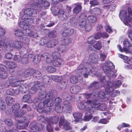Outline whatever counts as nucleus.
<instances>
[{
    "mask_svg": "<svg viewBox=\"0 0 132 132\" xmlns=\"http://www.w3.org/2000/svg\"><path fill=\"white\" fill-rule=\"evenodd\" d=\"M114 66L113 63L110 61L106 62L105 65L103 67V69L105 73L107 75V76L105 77L103 76L99 77L100 80L102 82H105V81L108 82V79H110L111 77L115 78L116 76L115 74V72L112 71V69L114 68Z\"/></svg>",
    "mask_w": 132,
    "mask_h": 132,
    "instance_id": "nucleus-1",
    "label": "nucleus"
},
{
    "mask_svg": "<svg viewBox=\"0 0 132 132\" xmlns=\"http://www.w3.org/2000/svg\"><path fill=\"white\" fill-rule=\"evenodd\" d=\"M87 106L92 109H96L102 111L105 110L106 109V105L105 104L102 103L99 105L100 103L97 100L88 101L87 102Z\"/></svg>",
    "mask_w": 132,
    "mask_h": 132,
    "instance_id": "nucleus-2",
    "label": "nucleus"
},
{
    "mask_svg": "<svg viewBox=\"0 0 132 132\" xmlns=\"http://www.w3.org/2000/svg\"><path fill=\"white\" fill-rule=\"evenodd\" d=\"M91 67V65L85 63L84 65L80 64L78 68L76 71L77 74L79 75H83L85 78H88L87 68L88 66Z\"/></svg>",
    "mask_w": 132,
    "mask_h": 132,
    "instance_id": "nucleus-3",
    "label": "nucleus"
},
{
    "mask_svg": "<svg viewBox=\"0 0 132 132\" xmlns=\"http://www.w3.org/2000/svg\"><path fill=\"white\" fill-rule=\"evenodd\" d=\"M114 82L113 81H109L106 84L104 85V86L105 88L106 91L108 92H112L113 88V87H114L117 88L120 86L121 85V82L120 81L118 80L115 82L114 85H113Z\"/></svg>",
    "mask_w": 132,
    "mask_h": 132,
    "instance_id": "nucleus-4",
    "label": "nucleus"
},
{
    "mask_svg": "<svg viewBox=\"0 0 132 132\" xmlns=\"http://www.w3.org/2000/svg\"><path fill=\"white\" fill-rule=\"evenodd\" d=\"M59 120V117L58 116H54L48 120H46L44 121L46 126L47 130L49 132H52V129L50 125L52 124H55L57 123Z\"/></svg>",
    "mask_w": 132,
    "mask_h": 132,
    "instance_id": "nucleus-5",
    "label": "nucleus"
},
{
    "mask_svg": "<svg viewBox=\"0 0 132 132\" xmlns=\"http://www.w3.org/2000/svg\"><path fill=\"white\" fill-rule=\"evenodd\" d=\"M23 46V43L20 41H15L13 43L10 42L9 44V51H13L14 47L19 50Z\"/></svg>",
    "mask_w": 132,
    "mask_h": 132,
    "instance_id": "nucleus-6",
    "label": "nucleus"
},
{
    "mask_svg": "<svg viewBox=\"0 0 132 132\" xmlns=\"http://www.w3.org/2000/svg\"><path fill=\"white\" fill-rule=\"evenodd\" d=\"M57 53H54L53 54L52 56L51 54L48 53H45L42 54L41 55V57L42 58H44V59H46V62L48 63H50L52 62V63L53 60V57H55Z\"/></svg>",
    "mask_w": 132,
    "mask_h": 132,
    "instance_id": "nucleus-7",
    "label": "nucleus"
},
{
    "mask_svg": "<svg viewBox=\"0 0 132 132\" xmlns=\"http://www.w3.org/2000/svg\"><path fill=\"white\" fill-rule=\"evenodd\" d=\"M59 124L60 127L62 126L63 128L66 130H71L72 129L70 125V123L67 120H65L63 117L60 119Z\"/></svg>",
    "mask_w": 132,
    "mask_h": 132,
    "instance_id": "nucleus-8",
    "label": "nucleus"
},
{
    "mask_svg": "<svg viewBox=\"0 0 132 132\" xmlns=\"http://www.w3.org/2000/svg\"><path fill=\"white\" fill-rule=\"evenodd\" d=\"M79 25L82 28L85 27L87 24V17L85 14L82 13L79 16Z\"/></svg>",
    "mask_w": 132,
    "mask_h": 132,
    "instance_id": "nucleus-9",
    "label": "nucleus"
},
{
    "mask_svg": "<svg viewBox=\"0 0 132 132\" xmlns=\"http://www.w3.org/2000/svg\"><path fill=\"white\" fill-rule=\"evenodd\" d=\"M64 62V61L63 59L59 58V56L56 55L55 57H53L52 64L55 66L60 67L62 66Z\"/></svg>",
    "mask_w": 132,
    "mask_h": 132,
    "instance_id": "nucleus-10",
    "label": "nucleus"
},
{
    "mask_svg": "<svg viewBox=\"0 0 132 132\" xmlns=\"http://www.w3.org/2000/svg\"><path fill=\"white\" fill-rule=\"evenodd\" d=\"M36 14V11L35 10L32 8H28L24 10V16H34Z\"/></svg>",
    "mask_w": 132,
    "mask_h": 132,
    "instance_id": "nucleus-11",
    "label": "nucleus"
},
{
    "mask_svg": "<svg viewBox=\"0 0 132 132\" xmlns=\"http://www.w3.org/2000/svg\"><path fill=\"white\" fill-rule=\"evenodd\" d=\"M58 15L59 19L62 21L68 18L66 11L65 9L59 10L58 11Z\"/></svg>",
    "mask_w": 132,
    "mask_h": 132,
    "instance_id": "nucleus-12",
    "label": "nucleus"
},
{
    "mask_svg": "<svg viewBox=\"0 0 132 132\" xmlns=\"http://www.w3.org/2000/svg\"><path fill=\"white\" fill-rule=\"evenodd\" d=\"M128 15H129L128 13ZM127 12L126 11L123 10L120 11L119 14L120 18L121 19L122 18V19H123L124 23L125 25H128L129 24L128 23L129 22L128 20V16H127Z\"/></svg>",
    "mask_w": 132,
    "mask_h": 132,
    "instance_id": "nucleus-13",
    "label": "nucleus"
},
{
    "mask_svg": "<svg viewBox=\"0 0 132 132\" xmlns=\"http://www.w3.org/2000/svg\"><path fill=\"white\" fill-rule=\"evenodd\" d=\"M74 32V30L72 29H64L61 31L62 35L64 37L69 36L72 35Z\"/></svg>",
    "mask_w": 132,
    "mask_h": 132,
    "instance_id": "nucleus-14",
    "label": "nucleus"
},
{
    "mask_svg": "<svg viewBox=\"0 0 132 132\" xmlns=\"http://www.w3.org/2000/svg\"><path fill=\"white\" fill-rule=\"evenodd\" d=\"M29 127L31 132H38L40 129V128L37 125L35 121L31 122L29 125Z\"/></svg>",
    "mask_w": 132,
    "mask_h": 132,
    "instance_id": "nucleus-15",
    "label": "nucleus"
},
{
    "mask_svg": "<svg viewBox=\"0 0 132 132\" xmlns=\"http://www.w3.org/2000/svg\"><path fill=\"white\" fill-rule=\"evenodd\" d=\"M87 68L88 77L89 75L92 76L96 75L98 71L97 68L94 66L91 69H90L89 67H89V66Z\"/></svg>",
    "mask_w": 132,
    "mask_h": 132,
    "instance_id": "nucleus-16",
    "label": "nucleus"
},
{
    "mask_svg": "<svg viewBox=\"0 0 132 132\" xmlns=\"http://www.w3.org/2000/svg\"><path fill=\"white\" fill-rule=\"evenodd\" d=\"M89 100H87L84 103L85 104H86L85 105L83 104H80L79 109H85V110L86 111L89 112L90 113H92L94 112V109H92V108L88 107L87 105V102Z\"/></svg>",
    "mask_w": 132,
    "mask_h": 132,
    "instance_id": "nucleus-17",
    "label": "nucleus"
},
{
    "mask_svg": "<svg viewBox=\"0 0 132 132\" xmlns=\"http://www.w3.org/2000/svg\"><path fill=\"white\" fill-rule=\"evenodd\" d=\"M71 104L69 101L65 100L63 102V104L62 105V109L65 111L67 110L70 111L71 110Z\"/></svg>",
    "mask_w": 132,
    "mask_h": 132,
    "instance_id": "nucleus-18",
    "label": "nucleus"
},
{
    "mask_svg": "<svg viewBox=\"0 0 132 132\" xmlns=\"http://www.w3.org/2000/svg\"><path fill=\"white\" fill-rule=\"evenodd\" d=\"M68 86V82L64 80H61L57 84V88L61 90L65 89Z\"/></svg>",
    "mask_w": 132,
    "mask_h": 132,
    "instance_id": "nucleus-19",
    "label": "nucleus"
},
{
    "mask_svg": "<svg viewBox=\"0 0 132 132\" xmlns=\"http://www.w3.org/2000/svg\"><path fill=\"white\" fill-rule=\"evenodd\" d=\"M16 63L14 62H10L9 64V72L11 74L14 72V69L16 67Z\"/></svg>",
    "mask_w": 132,
    "mask_h": 132,
    "instance_id": "nucleus-20",
    "label": "nucleus"
},
{
    "mask_svg": "<svg viewBox=\"0 0 132 132\" xmlns=\"http://www.w3.org/2000/svg\"><path fill=\"white\" fill-rule=\"evenodd\" d=\"M80 90V87L78 85L73 86L70 88V91L72 93L76 94L78 93Z\"/></svg>",
    "mask_w": 132,
    "mask_h": 132,
    "instance_id": "nucleus-21",
    "label": "nucleus"
},
{
    "mask_svg": "<svg viewBox=\"0 0 132 132\" xmlns=\"http://www.w3.org/2000/svg\"><path fill=\"white\" fill-rule=\"evenodd\" d=\"M38 91L39 92L38 95V97H39V98L42 99V100H44L46 97H47V94H46V91L45 90H44L43 91L42 90L39 89Z\"/></svg>",
    "mask_w": 132,
    "mask_h": 132,
    "instance_id": "nucleus-22",
    "label": "nucleus"
},
{
    "mask_svg": "<svg viewBox=\"0 0 132 132\" xmlns=\"http://www.w3.org/2000/svg\"><path fill=\"white\" fill-rule=\"evenodd\" d=\"M35 71V70L32 69H27L24 70V75L26 77H29L33 75Z\"/></svg>",
    "mask_w": 132,
    "mask_h": 132,
    "instance_id": "nucleus-23",
    "label": "nucleus"
},
{
    "mask_svg": "<svg viewBox=\"0 0 132 132\" xmlns=\"http://www.w3.org/2000/svg\"><path fill=\"white\" fill-rule=\"evenodd\" d=\"M15 120L16 121H17V125L18 123H23L26 121V118L25 117H23L22 116H15Z\"/></svg>",
    "mask_w": 132,
    "mask_h": 132,
    "instance_id": "nucleus-24",
    "label": "nucleus"
},
{
    "mask_svg": "<svg viewBox=\"0 0 132 132\" xmlns=\"http://www.w3.org/2000/svg\"><path fill=\"white\" fill-rule=\"evenodd\" d=\"M58 43L57 40H56L52 39L48 42L46 46L49 48H52L54 47Z\"/></svg>",
    "mask_w": 132,
    "mask_h": 132,
    "instance_id": "nucleus-25",
    "label": "nucleus"
},
{
    "mask_svg": "<svg viewBox=\"0 0 132 132\" xmlns=\"http://www.w3.org/2000/svg\"><path fill=\"white\" fill-rule=\"evenodd\" d=\"M84 97L88 100H93L96 99H93V98H94L95 95L93 93H86L83 94Z\"/></svg>",
    "mask_w": 132,
    "mask_h": 132,
    "instance_id": "nucleus-26",
    "label": "nucleus"
},
{
    "mask_svg": "<svg viewBox=\"0 0 132 132\" xmlns=\"http://www.w3.org/2000/svg\"><path fill=\"white\" fill-rule=\"evenodd\" d=\"M117 47L119 51L121 52H124L126 53H130L132 55V46L130 47L131 50H130L127 48H123L122 49L120 45H118Z\"/></svg>",
    "mask_w": 132,
    "mask_h": 132,
    "instance_id": "nucleus-27",
    "label": "nucleus"
},
{
    "mask_svg": "<svg viewBox=\"0 0 132 132\" xmlns=\"http://www.w3.org/2000/svg\"><path fill=\"white\" fill-rule=\"evenodd\" d=\"M28 87L27 85L26 84L21 85L20 86L19 90L20 92L22 93H25L28 90Z\"/></svg>",
    "mask_w": 132,
    "mask_h": 132,
    "instance_id": "nucleus-28",
    "label": "nucleus"
},
{
    "mask_svg": "<svg viewBox=\"0 0 132 132\" xmlns=\"http://www.w3.org/2000/svg\"><path fill=\"white\" fill-rule=\"evenodd\" d=\"M35 84L31 88L30 91L32 92V93L33 94L35 93L37 90L39 89V87L40 86V85L39 82H35Z\"/></svg>",
    "mask_w": 132,
    "mask_h": 132,
    "instance_id": "nucleus-29",
    "label": "nucleus"
},
{
    "mask_svg": "<svg viewBox=\"0 0 132 132\" xmlns=\"http://www.w3.org/2000/svg\"><path fill=\"white\" fill-rule=\"evenodd\" d=\"M57 94V91L54 89H52L47 93V97H51L52 98L55 97Z\"/></svg>",
    "mask_w": 132,
    "mask_h": 132,
    "instance_id": "nucleus-30",
    "label": "nucleus"
},
{
    "mask_svg": "<svg viewBox=\"0 0 132 132\" xmlns=\"http://www.w3.org/2000/svg\"><path fill=\"white\" fill-rule=\"evenodd\" d=\"M35 72L33 74V77L34 78L39 79L42 78V73L38 70H35Z\"/></svg>",
    "mask_w": 132,
    "mask_h": 132,
    "instance_id": "nucleus-31",
    "label": "nucleus"
},
{
    "mask_svg": "<svg viewBox=\"0 0 132 132\" xmlns=\"http://www.w3.org/2000/svg\"><path fill=\"white\" fill-rule=\"evenodd\" d=\"M90 12L96 15H98L101 13V10L99 8L97 7L95 8L90 10Z\"/></svg>",
    "mask_w": 132,
    "mask_h": 132,
    "instance_id": "nucleus-32",
    "label": "nucleus"
},
{
    "mask_svg": "<svg viewBox=\"0 0 132 132\" xmlns=\"http://www.w3.org/2000/svg\"><path fill=\"white\" fill-rule=\"evenodd\" d=\"M44 104L45 106L48 107L52 106L54 103V101L53 100L52 98L51 100L49 99L45 100L44 101Z\"/></svg>",
    "mask_w": 132,
    "mask_h": 132,
    "instance_id": "nucleus-33",
    "label": "nucleus"
},
{
    "mask_svg": "<svg viewBox=\"0 0 132 132\" xmlns=\"http://www.w3.org/2000/svg\"><path fill=\"white\" fill-rule=\"evenodd\" d=\"M20 62L23 64H26L28 63V59L27 54L24 55L21 58Z\"/></svg>",
    "mask_w": 132,
    "mask_h": 132,
    "instance_id": "nucleus-34",
    "label": "nucleus"
},
{
    "mask_svg": "<svg viewBox=\"0 0 132 132\" xmlns=\"http://www.w3.org/2000/svg\"><path fill=\"white\" fill-rule=\"evenodd\" d=\"M99 86L98 82L95 81L90 84L88 86V88L89 89L92 88L94 89L98 88Z\"/></svg>",
    "mask_w": 132,
    "mask_h": 132,
    "instance_id": "nucleus-35",
    "label": "nucleus"
},
{
    "mask_svg": "<svg viewBox=\"0 0 132 132\" xmlns=\"http://www.w3.org/2000/svg\"><path fill=\"white\" fill-rule=\"evenodd\" d=\"M97 56L95 55H92V54L90 55L89 60L90 62L93 63H95L97 61Z\"/></svg>",
    "mask_w": 132,
    "mask_h": 132,
    "instance_id": "nucleus-36",
    "label": "nucleus"
},
{
    "mask_svg": "<svg viewBox=\"0 0 132 132\" xmlns=\"http://www.w3.org/2000/svg\"><path fill=\"white\" fill-rule=\"evenodd\" d=\"M57 50L60 52L64 53L67 51V49L65 46L62 44L59 45L57 48Z\"/></svg>",
    "mask_w": 132,
    "mask_h": 132,
    "instance_id": "nucleus-37",
    "label": "nucleus"
},
{
    "mask_svg": "<svg viewBox=\"0 0 132 132\" xmlns=\"http://www.w3.org/2000/svg\"><path fill=\"white\" fill-rule=\"evenodd\" d=\"M22 20H24V21L27 23L28 26H29V24L32 23L34 22V20L33 19L31 18H26L24 17V16L22 17Z\"/></svg>",
    "mask_w": 132,
    "mask_h": 132,
    "instance_id": "nucleus-38",
    "label": "nucleus"
},
{
    "mask_svg": "<svg viewBox=\"0 0 132 132\" xmlns=\"http://www.w3.org/2000/svg\"><path fill=\"white\" fill-rule=\"evenodd\" d=\"M88 19L89 22L92 23L96 22L97 20V18L94 15H90L88 16L87 19Z\"/></svg>",
    "mask_w": 132,
    "mask_h": 132,
    "instance_id": "nucleus-39",
    "label": "nucleus"
},
{
    "mask_svg": "<svg viewBox=\"0 0 132 132\" xmlns=\"http://www.w3.org/2000/svg\"><path fill=\"white\" fill-rule=\"evenodd\" d=\"M27 23L24 21L20 22L19 24V27L23 29H26V28H28L29 26H28Z\"/></svg>",
    "mask_w": 132,
    "mask_h": 132,
    "instance_id": "nucleus-40",
    "label": "nucleus"
},
{
    "mask_svg": "<svg viewBox=\"0 0 132 132\" xmlns=\"http://www.w3.org/2000/svg\"><path fill=\"white\" fill-rule=\"evenodd\" d=\"M73 115L75 119L78 120L81 118L82 114L80 112H74L73 114Z\"/></svg>",
    "mask_w": 132,
    "mask_h": 132,
    "instance_id": "nucleus-41",
    "label": "nucleus"
},
{
    "mask_svg": "<svg viewBox=\"0 0 132 132\" xmlns=\"http://www.w3.org/2000/svg\"><path fill=\"white\" fill-rule=\"evenodd\" d=\"M81 6L80 5H77V6L73 9V12L75 14H78L81 10Z\"/></svg>",
    "mask_w": 132,
    "mask_h": 132,
    "instance_id": "nucleus-42",
    "label": "nucleus"
},
{
    "mask_svg": "<svg viewBox=\"0 0 132 132\" xmlns=\"http://www.w3.org/2000/svg\"><path fill=\"white\" fill-rule=\"evenodd\" d=\"M43 79V82L45 84H49L51 81L50 78L47 76H44Z\"/></svg>",
    "mask_w": 132,
    "mask_h": 132,
    "instance_id": "nucleus-43",
    "label": "nucleus"
},
{
    "mask_svg": "<svg viewBox=\"0 0 132 132\" xmlns=\"http://www.w3.org/2000/svg\"><path fill=\"white\" fill-rule=\"evenodd\" d=\"M51 78L53 80L56 82L60 81L62 79V78L61 76H51Z\"/></svg>",
    "mask_w": 132,
    "mask_h": 132,
    "instance_id": "nucleus-44",
    "label": "nucleus"
},
{
    "mask_svg": "<svg viewBox=\"0 0 132 132\" xmlns=\"http://www.w3.org/2000/svg\"><path fill=\"white\" fill-rule=\"evenodd\" d=\"M70 81L72 84L76 83L78 81V77L76 76H71L70 78Z\"/></svg>",
    "mask_w": 132,
    "mask_h": 132,
    "instance_id": "nucleus-45",
    "label": "nucleus"
},
{
    "mask_svg": "<svg viewBox=\"0 0 132 132\" xmlns=\"http://www.w3.org/2000/svg\"><path fill=\"white\" fill-rule=\"evenodd\" d=\"M90 113L88 115H87V112L85 113V115L84 117V120L85 121H88L92 119L93 117V116L91 115L92 113Z\"/></svg>",
    "mask_w": 132,
    "mask_h": 132,
    "instance_id": "nucleus-46",
    "label": "nucleus"
},
{
    "mask_svg": "<svg viewBox=\"0 0 132 132\" xmlns=\"http://www.w3.org/2000/svg\"><path fill=\"white\" fill-rule=\"evenodd\" d=\"M128 11L129 15L128 16V20L129 22L132 23V11L130 8H128Z\"/></svg>",
    "mask_w": 132,
    "mask_h": 132,
    "instance_id": "nucleus-47",
    "label": "nucleus"
},
{
    "mask_svg": "<svg viewBox=\"0 0 132 132\" xmlns=\"http://www.w3.org/2000/svg\"><path fill=\"white\" fill-rule=\"evenodd\" d=\"M41 55L39 56L38 55H36L34 57L33 60V61L35 64H36L39 62L40 60Z\"/></svg>",
    "mask_w": 132,
    "mask_h": 132,
    "instance_id": "nucleus-48",
    "label": "nucleus"
},
{
    "mask_svg": "<svg viewBox=\"0 0 132 132\" xmlns=\"http://www.w3.org/2000/svg\"><path fill=\"white\" fill-rule=\"evenodd\" d=\"M28 28H26V29H24L23 32L24 35L30 37L32 31L31 30L28 29Z\"/></svg>",
    "mask_w": 132,
    "mask_h": 132,
    "instance_id": "nucleus-49",
    "label": "nucleus"
},
{
    "mask_svg": "<svg viewBox=\"0 0 132 132\" xmlns=\"http://www.w3.org/2000/svg\"><path fill=\"white\" fill-rule=\"evenodd\" d=\"M102 43L99 41H97L94 45L93 47L94 48L98 50H100L102 47Z\"/></svg>",
    "mask_w": 132,
    "mask_h": 132,
    "instance_id": "nucleus-50",
    "label": "nucleus"
},
{
    "mask_svg": "<svg viewBox=\"0 0 132 132\" xmlns=\"http://www.w3.org/2000/svg\"><path fill=\"white\" fill-rule=\"evenodd\" d=\"M51 10L53 14L54 15H56L57 14L58 15V11H59V9L58 7H52Z\"/></svg>",
    "mask_w": 132,
    "mask_h": 132,
    "instance_id": "nucleus-51",
    "label": "nucleus"
},
{
    "mask_svg": "<svg viewBox=\"0 0 132 132\" xmlns=\"http://www.w3.org/2000/svg\"><path fill=\"white\" fill-rule=\"evenodd\" d=\"M15 34L16 36L18 37L22 36L24 35L23 31L20 29L15 31Z\"/></svg>",
    "mask_w": 132,
    "mask_h": 132,
    "instance_id": "nucleus-52",
    "label": "nucleus"
},
{
    "mask_svg": "<svg viewBox=\"0 0 132 132\" xmlns=\"http://www.w3.org/2000/svg\"><path fill=\"white\" fill-rule=\"evenodd\" d=\"M46 70L49 72L53 73L55 72V69L53 67L48 66L46 68Z\"/></svg>",
    "mask_w": 132,
    "mask_h": 132,
    "instance_id": "nucleus-53",
    "label": "nucleus"
},
{
    "mask_svg": "<svg viewBox=\"0 0 132 132\" xmlns=\"http://www.w3.org/2000/svg\"><path fill=\"white\" fill-rule=\"evenodd\" d=\"M45 105V104H44V101L43 102H39L38 105V109L37 110V111L38 112H40L39 111V110L42 109L44 107Z\"/></svg>",
    "mask_w": 132,
    "mask_h": 132,
    "instance_id": "nucleus-54",
    "label": "nucleus"
},
{
    "mask_svg": "<svg viewBox=\"0 0 132 132\" xmlns=\"http://www.w3.org/2000/svg\"><path fill=\"white\" fill-rule=\"evenodd\" d=\"M94 37L91 36L89 37L87 39L88 43L90 44H93L95 42V40Z\"/></svg>",
    "mask_w": 132,
    "mask_h": 132,
    "instance_id": "nucleus-55",
    "label": "nucleus"
},
{
    "mask_svg": "<svg viewBox=\"0 0 132 132\" xmlns=\"http://www.w3.org/2000/svg\"><path fill=\"white\" fill-rule=\"evenodd\" d=\"M31 97V96L29 94L25 95L23 96L22 101L24 102H27L30 98Z\"/></svg>",
    "mask_w": 132,
    "mask_h": 132,
    "instance_id": "nucleus-56",
    "label": "nucleus"
},
{
    "mask_svg": "<svg viewBox=\"0 0 132 132\" xmlns=\"http://www.w3.org/2000/svg\"><path fill=\"white\" fill-rule=\"evenodd\" d=\"M52 98L54 103L55 102L56 104H60V103L62 101L60 97H57L56 98L55 97H53Z\"/></svg>",
    "mask_w": 132,
    "mask_h": 132,
    "instance_id": "nucleus-57",
    "label": "nucleus"
},
{
    "mask_svg": "<svg viewBox=\"0 0 132 132\" xmlns=\"http://www.w3.org/2000/svg\"><path fill=\"white\" fill-rule=\"evenodd\" d=\"M20 105L19 103H16L14 104L12 106V110L16 111L18 110L20 108Z\"/></svg>",
    "mask_w": 132,
    "mask_h": 132,
    "instance_id": "nucleus-58",
    "label": "nucleus"
},
{
    "mask_svg": "<svg viewBox=\"0 0 132 132\" xmlns=\"http://www.w3.org/2000/svg\"><path fill=\"white\" fill-rule=\"evenodd\" d=\"M71 43V40L68 38L64 39L61 41V43L63 45H67Z\"/></svg>",
    "mask_w": 132,
    "mask_h": 132,
    "instance_id": "nucleus-59",
    "label": "nucleus"
},
{
    "mask_svg": "<svg viewBox=\"0 0 132 132\" xmlns=\"http://www.w3.org/2000/svg\"><path fill=\"white\" fill-rule=\"evenodd\" d=\"M123 44L124 45L125 47L123 48H127V47H128L130 46V47L132 46V44H130L129 43V41L127 40H124L123 42Z\"/></svg>",
    "mask_w": 132,
    "mask_h": 132,
    "instance_id": "nucleus-60",
    "label": "nucleus"
},
{
    "mask_svg": "<svg viewBox=\"0 0 132 132\" xmlns=\"http://www.w3.org/2000/svg\"><path fill=\"white\" fill-rule=\"evenodd\" d=\"M42 6L45 9H47L50 5V3L48 1H45L42 4Z\"/></svg>",
    "mask_w": 132,
    "mask_h": 132,
    "instance_id": "nucleus-61",
    "label": "nucleus"
},
{
    "mask_svg": "<svg viewBox=\"0 0 132 132\" xmlns=\"http://www.w3.org/2000/svg\"><path fill=\"white\" fill-rule=\"evenodd\" d=\"M55 108L56 112L60 113L61 111V108L60 104H56Z\"/></svg>",
    "mask_w": 132,
    "mask_h": 132,
    "instance_id": "nucleus-62",
    "label": "nucleus"
},
{
    "mask_svg": "<svg viewBox=\"0 0 132 132\" xmlns=\"http://www.w3.org/2000/svg\"><path fill=\"white\" fill-rule=\"evenodd\" d=\"M56 32L55 30L52 31L48 34V36L50 37L54 38L56 36Z\"/></svg>",
    "mask_w": 132,
    "mask_h": 132,
    "instance_id": "nucleus-63",
    "label": "nucleus"
},
{
    "mask_svg": "<svg viewBox=\"0 0 132 132\" xmlns=\"http://www.w3.org/2000/svg\"><path fill=\"white\" fill-rule=\"evenodd\" d=\"M131 29L128 31V36L131 40H132V26L130 25Z\"/></svg>",
    "mask_w": 132,
    "mask_h": 132,
    "instance_id": "nucleus-64",
    "label": "nucleus"
}]
</instances>
